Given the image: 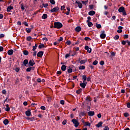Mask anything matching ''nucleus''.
<instances>
[{"mask_svg":"<svg viewBox=\"0 0 130 130\" xmlns=\"http://www.w3.org/2000/svg\"><path fill=\"white\" fill-rule=\"evenodd\" d=\"M87 113L89 116H94V115H95V112L94 111H90Z\"/></svg>","mask_w":130,"mask_h":130,"instance_id":"nucleus-10","label":"nucleus"},{"mask_svg":"<svg viewBox=\"0 0 130 130\" xmlns=\"http://www.w3.org/2000/svg\"><path fill=\"white\" fill-rule=\"evenodd\" d=\"M117 32L118 33H121V32H122V29H118V30L117 31Z\"/></svg>","mask_w":130,"mask_h":130,"instance_id":"nucleus-62","label":"nucleus"},{"mask_svg":"<svg viewBox=\"0 0 130 130\" xmlns=\"http://www.w3.org/2000/svg\"><path fill=\"white\" fill-rule=\"evenodd\" d=\"M84 48L85 50H87V52H88V53H91V52H92V49L91 48H89L88 46H85Z\"/></svg>","mask_w":130,"mask_h":130,"instance_id":"nucleus-5","label":"nucleus"},{"mask_svg":"<svg viewBox=\"0 0 130 130\" xmlns=\"http://www.w3.org/2000/svg\"><path fill=\"white\" fill-rule=\"evenodd\" d=\"M41 109H42V110H45V109H46V108H45V106H42L41 107Z\"/></svg>","mask_w":130,"mask_h":130,"instance_id":"nucleus-46","label":"nucleus"},{"mask_svg":"<svg viewBox=\"0 0 130 130\" xmlns=\"http://www.w3.org/2000/svg\"><path fill=\"white\" fill-rule=\"evenodd\" d=\"M47 101L48 102H51V97L48 98Z\"/></svg>","mask_w":130,"mask_h":130,"instance_id":"nucleus-48","label":"nucleus"},{"mask_svg":"<svg viewBox=\"0 0 130 130\" xmlns=\"http://www.w3.org/2000/svg\"><path fill=\"white\" fill-rule=\"evenodd\" d=\"M84 40L87 41V40H91V39H90V38L86 37L84 38Z\"/></svg>","mask_w":130,"mask_h":130,"instance_id":"nucleus-49","label":"nucleus"},{"mask_svg":"<svg viewBox=\"0 0 130 130\" xmlns=\"http://www.w3.org/2000/svg\"><path fill=\"white\" fill-rule=\"evenodd\" d=\"M60 104H61L62 105H64V100H61L60 101Z\"/></svg>","mask_w":130,"mask_h":130,"instance_id":"nucleus-43","label":"nucleus"},{"mask_svg":"<svg viewBox=\"0 0 130 130\" xmlns=\"http://www.w3.org/2000/svg\"><path fill=\"white\" fill-rule=\"evenodd\" d=\"M124 116L125 117H128V116H129V114H128V113H125Z\"/></svg>","mask_w":130,"mask_h":130,"instance_id":"nucleus-40","label":"nucleus"},{"mask_svg":"<svg viewBox=\"0 0 130 130\" xmlns=\"http://www.w3.org/2000/svg\"><path fill=\"white\" fill-rule=\"evenodd\" d=\"M96 27L98 29H100L101 28V24H96Z\"/></svg>","mask_w":130,"mask_h":130,"instance_id":"nucleus-33","label":"nucleus"},{"mask_svg":"<svg viewBox=\"0 0 130 130\" xmlns=\"http://www.w3.org/2000/svg\"><path fill=\"white\" fill-rule=\"evenodd\" d=\"M3 37H5V35L4 34H1L0 35V38H3Z\"/></svg>","mask_w":130,"mask_h":130,"instance_id":"nucleus-57","label":"nucleus"},{"mask_svg":"<svg viewBox=\"0 0 130 130\" xmlns=\"http://www.w3.org/2000/svg\"><path fill=\"white\" fill-rule=\"evenodd\" d=\"M72 42H71V41H67L66 42V44L67 45H71Z\"/></svg>","mask_w":130,"mask_h":130,"instance_id":"nucleus-41","label":"nucleus"},{"mask_svg":"<svg viewBox=\"0 0 130 130\" xmlns=\"http://www.w3.org/2000/svg\"><path fill=\"white\" fill-rule=\"evenodd\" d=\"M43 47H44V45H43V44L39 45V48H43Z\"/></svg>","mask_w":130,"mask_h":130,"instance_id":"nucleus-50","label":"nucleus"},{"mask_svg":"<svg viewBox=\"0 0 130 130\" xmlns=\"http://www.w3.org/2000/svg\"><path fill=\"white\" fill-rule=\"evenodd\" d=\"M28 64L30 66V67H33L34 64H35V62L34 61L33 59L30 60V61L28 62Z\"/></svg>","mask_w":130,"mask_h":130,"instance_id":"nucleus-9","label":"nucleus"},{"mask_svg":"<svg viewBox=\"0 0 130 130\" xmlns=\"http://www.w3.org/2000/svg\"><path fill=\"white\" fill-rule=\"evenodd\" d=\"M21 9L22 10V11H24V10H25V6H24L23 4H21Z\"/></svg>","mask_w":130,"mask_h":130,"instance_id":"nucleus-31","label":"nucleus"},{"mask_svg":"<svg viewBox=\"0 0 130 130\" xmlns=\"http://www.w3.org/2000/svg\"><path fill=\"white\" fill-rule=\"evenodd\" d=\"M100 64H101V66H103L104 64V61H101Z\"/></svg>","mask_w":130,"mask_h":130,"instance_id":"nucleus-53","label":"nucleus"},{"mask_svg":"<svg viewBox=\"0 0 130 130\" xmlns=\"http://www.w3.org/2000/svg\"><path fill=\"white\" fill-rule=\"evenodd\" d=\"M42 18V19H47V14H43Z\"/></svg>","mask_w":130,"mask_h":130,"instance_id":"nucleus-26","label":"nucleus"},{"mask_svg":"<svg viewBox=\"0 0 130 130\" xmlns=\"http://www.w3.org/2000/svg\"><path fill=\"white\" fill-rule=\"evenodd\" d=\"M95 13L96 12L94 11H90L89 12L88 15H89V16H93V15H95Z\"/></svg>","mask_w":130,"mask_h":130,"instance_id":"nucleus-19","label":"nucleus"},{"mask_svg":"<svg viewBox=\"0 0 130 130\" xmlns=\"http://www.w3.org/2000/svg\"><path fill=\"white\" fill-rule=\"evenodd\" d=\"M32 67L27 68L26 72H31V70H32Z\"/></svg>","mask_w":130,"mask_h":130,"instance_id":"nucleus-39","label":"nucleus"},{"mask_svg":"<svg viewBox=\"0 0 130 130\" xmlns=\"http://www.w3.org/2000/svg\"><path fill=\"white\" fill-rule=\"evenodd\" d=\"M81 92H82V89H79L76 91L77 94H81Z\"/></svg>","mask_w":130,"mask_h":130,"instance_id":"nucleus-30","label":"nucleus"},{"mask_svg":"<svg viewBox=\"0 0 130 130\" xmlns=\"http://www.w3.org/2000/svg\"><path fill=\"white\" fill-rule=\"evenodd\" d=\"M42 55H43V52L42 51H40L37 54V56H38V57H41Z\"/></svg>","mask_w":130,"mask_h":130,"instance_id":"nucleus-17","label":"nucleus"},{"mask_svg":"<svg viewBox=\"0 0 130 130\" xmlns=\"http://www.w3.org/2000/svg\"><path fill=\"white\" fill-rule=\"evenodd\" d=\"M104 130H109V127H108V126H106L104 128Z\"/></svg>","mask_w":130,"mask_h":130,"instance_id":"nucleus-52","label":"nucleus"},{"mask_svg":"<svg viewBox=\"0 0 130 130\" xmlns=\"http://www.w3.org/2000/svg\"><path fill=\"white\" fill-rule=\"evenodd\" d=\"M124 11L125 10H124V7H121L118 9L119 13H122L124 12Z\"/></svg>","mask_w":130,"mask_h":130,"instance_id":"nucleus-15","label":"nucleus"},{"mask_svg":"<svg viewBox=\"0 0 130 130\" xmlns=\"http://www.w3.org/2000/svg\"><path fill=\"white\" fill-rule=\"evenodd\" d=\"M23 24H24V25L25 26H26L27 27H28V23H27V22H24L23 23Z\"/></svg>","mask_w":130,"mask_h":130,"instance_id":"nucleus-63","label":"nucleus"},{"mask_svg":"<svg viewBox=\"0 0 130 130\" xmlns=\"http://www.w3.org/2000/svg\"><path fill=\"white\" fill-rule=\"evenodd\" d=\"M31 31H32V29L31 28H26V31L27 33H31Z\"/></svg>","mask_w":130,"mask_h":130,"instance_id":"nucleus-24","label":"nucleus"},{"mask_svg":"<svg viewBox=\"0 0 130 130\" xmlns=\"http://www.w3.org/2000/svg\"><path fill=\"white\" fill-rule=\"evenodd\" d=\"M4 50V47L2 46H0V52L3 51Z\"/></svg>","mask_w":130,"mask_h":130,"instance_id":"nucleus-60","label":"nucleus"},{"mask_svg":"<svg viewBox=\"0 0 130 130\" xmlns=\"http://www.w3.org/2000/svg\"><path fill=\"white\" fill-rule=\"evenodd\" d=\"M105 31H103V32L100 35V37L102 39H104L106 37V34H105Z\"/></svg>","mask_w":130,"mask_h":130,"instance_id":"nucleus-7","label":"nucleus"},{"mask_svg":"<svg viewBox=\"0 0 130 130\" xmlns=\"http://www.w3.org/2000/svg\"><path fill=\"white\" fill-rule=\"evenodd\" d=\"M87 82H83L82 83H80V87L83 88V89H84V88H86V86H87Z\"/></svg>","mask_w":130,"mask_h":130,"instance_id":"nucleus-6","label":"nucleus"},{"mask_svg":"<svg viewBox=\"0 0 130 130\" xmlns=\"http://www.w3.org/2000/svg\"><path fill=\"white\" fill-rule=\"evenodd\" d=\"M123 16H126V12H125V11L124 10L123 12H122Z\"/></svg>","mask_w":130,"mask_h":130,"instance_id":"nucleus-56","label":"nucleus"},{"mask_svg":"<svg viewBox=\"0 0 130 130\" xmlns=\"http://www.w3.org/2000/svg\"><path fill=\"white\" fill-rule=\"evenodd\" d=\"M61 70L62 71H66V65H62L61 68Z\"/></svg>","mask_w":130,"mask_h":130,"instance_id":"nucleus-32","label":"nucleus"},{"mask_svg":"<svg viewBox=\"0 0 130 130\" xmlns=\"http://www.w3.org/2000/svg\"><path fill=\"white\" fill-rule=\"evenodd\" d=\"M84 123H85V125H84L85 126H89V127L91 126V123H90V122L88 121L84 122Z\"/></svg>","mask_w":130,"mask_h":130,"instance_id":"nucleus-21","label":"nucleus"},{"mask_svg":"<svg viewBox=\"0 0 130 130\" xmlns=\"http://www.w3.org/2000/svg\"><path fill=\"white\" fill-rule=\"evenodd\" d=\"M72 122L74 124L75 127H78L80 125V123L76 119H73L72 120Z\"/></svg>","mask_w":130,"mask_h":130,"instance_id":"nucleus-2","label":"nucleus"},{"mask_svg":"<svg viewBox=\"0 0 130 130\" xmlns=\"http://www.w3.org/2000/svg\"><path fill=\"white\" fill-rule=\"evenodd\" d=\"M31 39H32V37H31L30 36H29V37H28L26 38V40H27V41H31Z\"/></svg>","mask_w":130,"mask_h":130,"instance_id":"nucleus-35","label":"nucleus"},{"mask_svg":"<svg viewBox=\"0 0 130 130\" xmlns=\"http://www.w3.org/2000/svg\"><path fill=\"white\" fill-rule=\"evenodd\" d=\"M126 43V41H122V44L123 45H125Z\"/></svg>","mask_w":130,"mask_h":130,"instance_id":"nucleus-51","label":"nucleus"},{"mask_svg":"<svg viewBox=\"0 0 130 130\" xmlns=\"http://www.w3.org/2000/svg\"><path fill=\"white\" fill-rule=\"evenodd\" d=\"M81 30V26H77L75 28V31H76V32H80Z\"/></svg>","mask_w":130,"mask_h":130,"instance_id":"nucleus-20","label":"nucleus"},{"mask_svg":"<svg viewBox=\"0 0 130 130\" xmlns=\"http://www.w3.org/2000/svg\"><path fill=\"white\" fill-rule=\"evenodd\" d=\"M115 19H116V16L115 15L112 17V20H115Z\"/></svg>","mask_w":130,"mask_h":130,"instance_id":"nucleus-59","label":"nucleus"},{"mask_svg":"<svg viewBox=\"0 0 130 130\" xmlns=\"http://www.w3.org/2000/svg\"><path fill=\"white\" fill-rule=\"evenodd\" d=\"M86 22L87 23V25L88 27H92L93 26V23H92L91 22H90V21L87 20Z\"/></svg>","mask_w":130,"mask_h":130,"instance_id":"nucleus-16","label":"nucleus"},{"mask_svg":"<svg viewBox=\"0 0 130 130\" xmlns=\"http://www.w3.org/2000/svg\"><path fill=\"white\" fill-rule=\"evenodd\" d=\"M43 41H45L46 42L48 41V39H47V38H43Z\"/></svg>","mask_w":130,"mask_h":130,"instance_id":"nucleus-47","label":"nucleus"},{"mask_svg":"<svg viewBox=\"0 0 130 130\" xmlns=\"http://www.w3.org/2000/svg\"><path fill=\"white\" fill-rule=\"evenodd\" d=\"M50 2L52 5H55V1L54 0H50Z\"/></svg>","mask_w":130,"mask_h":130,"instance_id":"nucleus-38","label":"nucleus"},{"mask_svg":"<svg viewBox=\"0 0 130 130\" xmlns=\"http://www.w3.org/2000/svg\"><path fill=\"white\" fill-rule=\"evenodd\" d=\"M102 124H103V122H102V121H100V122L98 123V124H97L96 125V127H101V126H102Z\"/></svg>","mask_w":130,"mask_h":130,"instance_id":"nucleus-18","label":"nucleus"},{"mask_svg":"<svg viewBox=\"0 0 130 130\" xmlns=\"http://www.w3.org/2000/svg\"><path fill=\"white\" fill-rule=\"evenodd\" d=\"M66 8V6L64 5L61 7V11H64V9Z\"/></svg>","mask_w":130,"mask_h":130,"instance_id":"nucleus-44","label":"nucleus"},{"mask_svg":"<svg viewBox=\"0 0 130 130\" xmlns=\"http://www.w3.org/2000/svg\"><path fill=\"white\" fill-rule=\"evenodd\" d=\"M67 11L66 13V15H67V16H69V15H70V13H71V8L70 7H67Z\"/></svg>","mask_w":130,"mask_h":130,"instance_id":"nucleus-13","label":"nucleus"},{"mask_svg":"<svg viewBox=\"0 0 130 130\" xmlns=\"http://www.w3.org/2000/svg\"><path fill=\"white\" fill-rule=\"evenodd\" d=\"M7 53L8 55H13V54L14 53V50H13V49H10L8 51Z\"/></svg>","mask_w":130,"mask_h":130,"instance_id":"nucleus-12","label":"nucleus"},{"mask_svg":"<svg viewBox=\"0 0 130 130\" xmlns=\"http://www.w3.org/2000/svg\"><path fill=\"white\" fill-rule=\"evenodd\" d=\"M97 116L99 118H101V114H98Z\"/></svg>","mask_w":130,"mask_h":130,"instance_id":"nucleus-64","label":"nucleus"},{"mask_svg":"<svg viewBox=\"0 0 130 130\" xmlns=\"http://www.w3.org/2000/svg\"><path fill=\"white\" fill-rule=\"evenodd\" d=\"M25 114L26 116H30L31 115V110L28 109L27 111L25 112Z\"/></svg>","mask_w":130,"mask_h":130,"instance_id":"nucleus-14","label":"nucleus"},{"mask_svg":"<svg viewBox=\"0 0 130 130\" xmlns=\"http://www.w3.org/2000/svg\"><path fill=\"white\" fill-rule=\"evenodd\" d=\"M76 4H77L79 9H82V8H83V5L80 2L76 1Z\"/></svg>","mask_w":130,"mask_h":130,"instance_id":"nucleus-11","label":"nucleus"},{"mask_svg":"<svg viewBox=\"0 0 130 130\" xmlns=\"http://www.w3.org/2000/svg\"><path fill=\"white\" fill-rule=\"evenodd\" d=\"M23 64H24V66H25V67H26V66H27V64H28V59L24 60Z\"/></svg>","mask_w":130,"mask_h":130,"instance_id":"nucleus-25","label":"nucleus"},{"mask_svg":"<svg viewBox=\"0 0 130 130\" xmlns=\"http://www.w3.org/2000/svg\"><path fill=\"white\" fill-rule=\"evenodd\" d=\"M86 101H87V102H91V99H90V98L87 97L86 98Z\"/></svg>","mask_w":130,"mask_h":130,"instance_id":"nucleus-45","label":"nucleus"},{"mask_svg":"<svg viewBox=\"0 0 130 130\" xmlns=\"http://www.w3.org/2000/svg\"><path fill=\"white\" fill-rule=\"evenodd\" d=\"M86 69V67L84 66H81L79 67V70H85Z\"/></svg>","mask_w":130,"mask_h":130,"instance_id":"nucleus-27","label":"nucleus"},{"mask_svg":"<svg viewBox=\"0 0 130 130\" xmlns=\"http://www.w3.org/2000/svg\"><path fill=\"white\" fill-rule=\"evenodd\" d=\"M62 27V24L59 22L54 23V27L57 29H60Z\"/></svg>","mask_w":130,"mask_h":130,"instance_id":"nucleus-1","label":"nucleus"},{"mask_svg":"<svg viewBox=\"0 0 130 130\" xmlns=\"http://www.w3.org/2000/svg\"><path fill=\"white\" fill-rule=\"evenodd\" d=\"M10 107H9V105H6V108H5L6 111H9L10 110Z\"/></svg>","mask_w":130,"mask_h":130,"instance_id":"nucleus-29","label":"nucleus"},{"mask_svg":"<svg viewBox=\"0 0 130 130\" xmlns=\"http://www.w3.org/2000/svg\"><path fill=\"white\" fill-rule=\"evenodd\" d=\"M68 72L69 74H71V73H73V69H72V68H69L68 70Z\"/></svg>","mask_w":130,"mask_h":130,"instance_id":"nucleus-34","label":"nucleus"},{"mask_svg":"<svg viewBox=\"0 0 130 130\" xmlns=\"http://www.w3.org/2000/svg\"><path fill=\"white\" fill-rule=\"evenodd\" d=\"M82 80L83 82H86V81H87V76L86 75H83L82 76Z\"/></svg>","mask_w":130,"mask_h":130,"instance_id":"nucleus-22","label":"nucleus"},{"mask_svg":"<svg viewBox=\"0 0 130 130\" xmlns=\"http://www.w3.org/2000/svg\"><path fill=\"white\" fill-rule=\"evenodd\" d=\"M23 54L24 55H28V54H29V52L27 50H24L23 51Z\"/></svg>","mask_w":130,"mask_h":130,"instance_id":"nucleus-28","label":"nucleus"},{"mask_svg":"<svg viewBox=\"0 0 130 130\" xmlns=\"http://www.w3.org/2000/svg\"><path fill=\"white\" fill-rule=\"evenodd\" d=\"M3 123L5 125H7V124H9V120L5 119L4 120Z\"/></svg>","mask_w":130,"mask_h":130,"instance_id":"nucleus-23","label":"nucleus"},{"mask_svg":"<svg viewBox=\"0 0 130 130\" xmlns=\"http://www.w3.org/2000/svg\"><path fill=\"white\" fill-rule=\"evenodd\" d=\"M2 93L3 94H7V91H6V90L4 89L3 91H2Z\"/></svg>","mask_w":130,"mask_h":130,"instance_id":"nucleus-58","label":"nucleus"},{"mask_svg":"<svg viewBox=\"0 0 130 130\" xmlns=\"http://www.w3.org/2000/svg\"><path fill=\"white\" fill-rule=\"evenodd\" d=\"M13 9H14V7L13 6H9L8 7V8L7 9V12L8 13H10V12H11V10H13Z\"/></svg>","mask_w":130,"mask_h":130,"instance_id":"nucleus-8","label":"nucleus"},{"mask_svg":"<svg viewBox=\"0 0 130 130\" xmlns=\"http://www.w3.org/2000/svg\"><path fill=\"white\" fill-rule=\"evenodd\" d=\"M126 105H127V108H130V103H129V102H128V103L126 104Z\"/></svg>","mask_w":130,"mask_h":130,"instance_id":"nucleus-54","label":"nucleus"},{"mask_svg":"<svg viewBox=\"0 0 130 130\" xmlns=\"http://www.w3.org/2000/svg\"><path fill=\"white\" fill-rule=\"evenodd\" d=\"M20 71V69L19 68H17L15 69V72L18 73Z\"/></svg>","mask_w":130,"mask_h":130,"instance_id":"nucleus-55","label":"nucleus"},{"mask_svg":"<svg viewBox=\"0 0 130 130\" xmlns=\"http://www.w3.org/2000/svg\"><path fill=\"white\" fill-rule=\"evenodd\" d=\"M36 54H37V52L34 51L33 53L34 56H36Z\"/></svg>","mask_w":130,"mask_h":130,"instance_id":"nucleus-61","label":"nucleus"},{"mask_svg":"<svg viewBox=\"0 0 130 130\" xmlns=\"http://www.w3.org/2000/svg\"><path fill=\"white\" fill-rule=\"evenodd\" d=\"M119 39V36H115V37H114V39L115 40H117Z\"/></svg>","mask_w":130,"mask_h":130,"instance_id":"nucleus-42","label":"nucleus"},{"mask_svg":"<svg viewBox=\"0 0 130 130\" xmlns=\"http://www.w3.org/2000/svg\"><path fill=\"white\" fill-rule=\"evenodd\" d=\"M59 10V8L58 7H54L50 10L51 13H56Z\"/></svg>","mask_w":130,"mask_h":130,"instance_id":"nucleus-4","label":"nucleus"},{"mask_svg":"<svg viewBox=\"0 0 130 130\" xmlns=\"http://www.w3.org/2000/svg\"><path fill=\"white\" fill-rule=\"evenodd\" d=\"M98 64V61L97 60H94L93 62V63L92 64H93V66H96Z\"/></svg>","mask_w":130,"mask_h":130,"instance_id":"nucleus-36","label":"nucleus"},{"mask_svg":"<svg viewBox=\"0 0 130 130\" xmlns=\"http://www.w3.org/2000/svg\"><path fill=\"white\" fill-rule=\"evenodd\" d=\"M29 120H30V121H34V120H35V117L29 118Z\"/></svg>","mask_w":130,"mask_h":130,"instance_id":"nucleus-37","label":"nucleus"},{"mask_svg":"<svg viewBox=\"0 0 130 130\" xmlns=\"http://www.w3.org/2000/svg\"><path fill=\"white\" fill-rule=\"evenodd\" d=\"M87 60H88L87 59V58H85V59H84L83 60H80L79 59V60H78V61L81 64H85V63H86V62H87Z\"/></svg>","mask_w":130,"mask_h":130,"instance_id":"nucleus-3","label":"nucleus"}]
</instances>
